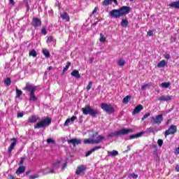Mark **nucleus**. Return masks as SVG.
<instances>
[{
	"label": "nucleus",
	"mask_w": 179,
	"mask_h": 179,
	"mask_svg": "<svg viewBox=\"0 0 179 179\" xmlns=\"http://www.w3.org/2000/svg\"><path fill=\"white\" fill-rule=\"evenodd\" d=\"M148 84H145L144 85H142L141 86V89L142 90H145V89H146V87H148Z\"/></svg>",
	"instance_id": "nucleus-51"
},
{
	"label": "nucleus",
	"mask_w": 179,
	"mask_h": 179,
	"mask_svg": "<svg viewBox=\"0 0 179 179\" xmlns=\"http://www.w3.org/2000/svg\"><path fill=\"white\" fill-rule=\"evenodd\" d=\"M170 124V120H168L167 122H166V125H169Z\"/></svg>",
	"instance_id": "nucleus-60"
},
{
	"label": "nucleus",
	"mask_w": 179,
	"mask_h": 179,
	"mask_svg": "<svg viewBox=\"0 0 179 179\" xmlns=\"http://www.w3.org/2000/svg\"><path fill=\"white\" fill-rule=\"evenodd\" d=\"M133 132L132 129L123 128L119 131L110 133L108 135V138H113L114 136H121L122 135H128V134Z\"/></svg>",
	"instance_id": "nucleus-4"
},
{
	"label": "nucleus",
	"mask_w": 179,
	"mask_h": 179,
	"mask_svg": "<svg viewBox=\"0 0 179 179\" xmlns=\"http://www.w3.org/2000/svg\"><path fill=\"white\" fill-rule=\"evenodd\" d=\"M11 5H15V0H9Z\"/></svg>",
	"instance_id": "nucleus-56"
},
{
	"label": "nucleus",
	"mask_w": 179,
	"mask_h": 179,
	"mask_svg": "<svg viewBox=\"0 0 179 179\" xmlns=\"http://www.w3.org/2000/svg\"><path fill=\"white\" fill-rule=\"evenodd\" d=\"M41 33H43L44 36H47V29H45V27L42 28Z\"/></svg>",
	"instance_id": "nucleus-41"
},
{
	"label": "nucleus",
	"mask_w": 179,
	"mask_h": 179,
	"mask_svg": "<svg viewBox=\"0 0 179 179\" xmlns=\"http://www.w3.org/2000/svg\"><path fill=\"white\" fill-rule=\"evenodd\" d=\"M30 172H31L30 171L25 172L26 176H29V174H30Z\"/></svg>",
	"instance_id": "nucleus-59"
},
{
	"label": "nucleus",
	"mask_w": 179,
	"mask_h": 179,
	"mask_svg": "<svg viewBox=\"0 0 179 179\" xmlns=\"http://www.w3.org/2000/svg\"><path fill=\"white\" fill-rule=\"evenodd\" d=\"M166 65H167L166 60H162L157 64V68H164Z\"/></svg>",
	"instance_id": "nucleus-24"
},
{
	"label": "nucleus",
	"mask_w": 179,
	"mask_h": 179,
	"mask_svg": "<svg viewBox=\"0 0 179 179\" xmlns=\"http://www.w3.org/2000/svg\"><path fill=\"white\" fill-rule=\"evenodd\" d=\"M68 166V164L66 162H65L62 166V171H64V170H65V169H66V166Z\"/></svg>",
	"instance_id": "nucleus-45"
},
{
	"label": "nucleus",
	"mask_w": 179,
	"mask_h": 179,
	"mask_svg": "<svg viewBox=\"0 0 179 179\" xmlns=\"http://www.w3.org/2000/svg\"><path fill=\"white\" fill-rule=\"evenodd\" d=\"M131 99H132V96L131 95H127L123 99L122 103H124V104H128V103L131 101Z\"/></svg>",
	"instance_id": "nucleus-25"
},
{
	"label": "nucleus",
	"mask_w": 179,
	"mask_h": 179,
	"mask_svg": "<svg viewBox=\"0 0 179 179\" xmlns=\"http://www.w3.org/2000/svg\"><path fill=\"white\" fill-rule=\"evenodd\" d=\"M22 90L24 92H28L29 93V101L36 102L38 100L37 96H36V91L37 90V87L33 85L30 83H27L25 85V87L22 88Z\"/></svg>",
	"instance_id": "nucleus-1"
},
{
	"label": "nucleus",
	"mask_w": 179,
	"mask_h": 179,
	"mask_svg": "<svg viewBox=\"0 0 179 179\" xmlns=\"http://www.w3.org/2000/svg\"><path fill=\"white\" fill-rule=\"evenodd\" d=\"M11 141H13V142L8 148V155L10 157L12 156V150L15 149V146H16V142H17V141L15 138H13Z\"/></svg>",
	"instance_id": "nucleus-10"
},
{
	"label": "nucleus",
	"mask_w": 179,
	"mask_h": 179,
	"mask_svg": "<svg viewBox=\"0 0 179 179\" xmlns=\"http://www.w3.org/2000/svg\"><path fill=\"white\" fill-rule=\"evenodd\" d=\"M38 178V175H34L29 177V179H36Z\"/></svg>",
	"instance_id": "nucleus-48"
},
{
	"label": "nucleus",
	"mask_w": 179,
	"mask_h": 179,
	"mask_svg": "<svg viewBox=\"0 0 179 179\" xmlns=\"http://www.w3.org/2000/svg\"><path fill=\"white\" fill-rule=\"evenodd\" d=\"M42 52L46 58H50V57H51V55L50 54V51H48V50L47 49H43Z\"/></svg>",
	"instance_id": "nucleus-26"
},
{
	"label": "nucleus",
	"mask_w": 179,
	"mask_h": 179,
	"mask_svg": "<svg viewBox=\"0 0 179 179\" xmlns=\"http://www.w3.org/2000/svg\"><path fill=\"white\" fill-rule=\"evenodd\" d=\"M32 26L34 27H40V26H41V20L37 17H34L32 19Z\"/></svg>",
	"instance_id": "nucleus-14"
},
{
	"label": "nucleus",
	"mask_w": 179,
	"mask_h": 179,
	"mask_svg": "<svg viewBox=\"0 0 179 179\" xmlns=\"http://www.w3.org/2000/svg\"><path fill=\"white\" fill-rule=\"evenodd\" d=\"M38 120H40L38 116L31 115L28 118V122L36 123L37 121H38Z\"/></svg>",
	"instance_id": "nucleus-19"
},
{
	"label": "nucleus",
	"mask_w": 179,
	"mask_h": 179,
	"mask_svg": "<svg viewBox=\"0 0 179 179\" xmlns=\"http://www.w3.org/2000/svg\"><path fill=\"white\" fill-rule=\"evenodd\" d=\"M70 65H71V62H68L66 63V65L65 66V67L64 68V69L62 71V73H65V72H66V71H68V69H69Z\"/></svg>",
	"instance_id": "nucleus-31"
},
{
	"label": "nucleus",
	"mask_w": 179,
	"mask_h": 179,
	"mask_svg": "<svg viewBox=\"0 0 179 179\" xmlns=\"http://www.w3.org/2000/svg\"><path fill=\"white\" fill-rule=\"evenodd\" d=\"M71 76L76 78V79H80V74L79 73V71L75 69L71 73Z\"/></svg>",
	"instance_id": "nucleus-21"
},
{
	"label": "nucleus",
	"mask_w": 179,
	"mask_h": 179,
	"mask_svg": "<svg viewBox=\"0 0 179 179\" xmlns=\"http://www.w3.org/2000/svg\"><path fill=\"white\" fill-rule=\"evenodd\" d=\"M114 2L115 5H118V1L117 0H104L102 2L103 6H108V5H111Z\"/></svg>",
	"instance_id": "nucleus-15"
},
{
	"label": "nucleus",
	"mask_w": 179,
	"mask_h": 179,
	"mask_svg": "<svg viewBox=\"0 0 179 179\" xmlns=\"http://www.w3.org/2000/svg\"><path fill=\"white\" fill-rule=\"evenodd\" d=\"M145 134V131H141L140 133H138L137 134H134L129 136V139H135V138H141Z\"/></svg>",
	"instance_id": "nucleus-22"
},
{
	"label": "nucleus",
	"mask_w": 179,
	"mask_h": 179,
	"mask_svg": "<svg viewBox=\"0 0 179 179\" xmlns=\"http://www.w3.org/2000/svg\"><path fill=\"white\" fill-rule=\"evenodd\" d=\"M81 141L77 138H71L67 141V143H69V145H73V147L78 145H80L81 143Z\"/></svg>",
	"instance_id": "nucleus-13"
},
{
	"label": "nucleus",
	"mask_w": 179,
	"mask_h": 179,
	"mask_svg": "<svg viewBox=\"0 0 179 179\" xmlns=\"http://www.w3.org/2000/svg\"><path fill=\"white\" fill-rule=\"evenodd\" d=\"M92 87H93V83L90 82L86 87L87 92H89Z\"/></svg>",
	"instance_id": "nucleus-37"
},
{
	"label": "nucleus",
	"mask_w": 179,
	"mask_h": 179,
	"mask_svg": "<svg viewBox=\"0 0 179 179\" xmlns=\"http://www.w3.org/2000/svg\"><path fill=\"white\" fill-rule=\"evenodd\" d=\"M131 177H132V178L136 179L138 178V175L135 174V173H131Z\"/></svg>",
	"instance_id": "nucleus-47"
},
{
	"label": "nucleus",
	"mask_w": 179,
	"mask_h": 179,
	"mask_svg": "<svg viewBox=\"0 0 179 179\" xmlns=\"http://www.w3.org/2000/svg\"><path fill=\"white\" fill-rule=\"evenodd\" d=\"M25 170H26V167L21 166L18 167L15 173L17 174H22V173H24Z\"/></svg>",
	"instance_id": "nucleus-23"
},
{
	"label": "nucleus",
	"mask_w": 179,
	"mask_h": 179,
	"mask_svg": "<svg viewBox=\"0 0 179 179\" xmlns=\"http://www.w3.org/2000/svg\"><path fill=\"white\" fill-rule=\"evenodd\" d=\"M131 150V148L129 146H127V150H126L127 152H129Z\"/></svg>",
	"instance_id": "nucleus-57"
},
{
	"label": "nucleus",
	"mask_w": 179,
	"mask_h": 179,
	"mask_svg": "<svg viewBox=\"0 0 179 179\" xmlns=\"http://www.w3.org/2000/svg\"><path fill=\"white\" fill-rule=\"evenodd\" d=\"M94 13H97V7H95L92 11V15H94Z\"/></svg>",
	"instance_id": "nucleus-52"
},
{
	"label": "nucleus",
	"mask_w": 179,
	"mask_h": 179,
	"mask_svg": "<svg viewBox=\"0 0 179 179\" xmlns=\"http://www.w3.org/2000/svg\"><path fill=\"white\" fill-rule=\"evenodd\" d=\"M86 170H87V167L84 165H79L78 166H77L76 174H77V176H79V174L83 173Z\"/></svg>",
	"instance_id": "nucleus-12"
},
{
	"label": "nucleus",
	"mask_w": 179,
	"mask_h": 179,
	"mask_svg": "<svg viewBox=\"0 0 179 179\" xmlns=\"http://www.w3.org/2000/svg\"><path fill=\"white\" fill-rule=\"evenodd\" d=\"M48 69H49V71L51 70V69H52V66H49V67H48Z\"/></svg>",
	"instance_id": "nucleus-61"
},
{
	"label": "nucleus",
	"mask_w": 179,
	"mask_h": 179,
	"mask_svg": "<svg viewBox=\"0 0 179 179\" xmlns=\"http://www.w3.org/2000/svg\"><path fill=\"white\" fill-rule=\"evenodd\" d=\"M57 164H61V161H57L53 164V166H55Z\"/></svg>",
	"instance_id": "nucleus-54"
},
{
	"label": "nucleus",
	"mask_w": 179,
	"mask_h": 179,
	"mask_svg": "<svg viewBox=\"0 0 179 179\" xmlns=\"http://www.w3.org/2000/svg\"><path fill=\"white\" fill-rule=\"evenodd\" d=\"M101 148V145L95 146L89 151H87L85 153V157H88V156H90L93 152H96V150H99Z\"/></svg>",
	"instance_id": "nucleus-16"
},
{
	"label": "nucleus",
	"mask_w": 179,
	"mask_h": 179,
	"mask_svg": "<svg viewBox=\"0 0 179 179\" xmlns=\"http://www.w3.org/2000/svg\"><path fill=\"white\" fill-rule=\"evenodd\" d=\"M24 160H26V159L24 157H21V159L19 162L20 166H22V164H23L24 163Z\"/></svg>",
	"instance_id": "nucleus-44"
},
{
	"label": "nucleus",
	"mask_w": 179,
	"mask_h": 179,
	"mask_svg": "<svg viewBox=\"0 0 179 179\" xmlns=\"http://www.w3.org/2000/svg\"><path fill=\"white\" fill-rule=\"evenodd\" d=\"M151 120H152V124H154V125H160V124H162V122H163V114H159L156 116H152L151 117Z\"/></svg>",
	"instance_id": "nucleus-7"
},
{
	"label": "nucleus",
	"mask_w": 179,
	"mask_h": 179,
	"mask_svg": "<svg viewBox=\"0 0 179 179\" xmlns=\"http://www.w3.org/2000/svg\"><path fill=\"white\" fill-rule=\"evenodd\" d=\"M119 11L120 12L121 16H127L128 13L131 12V7L123 6L121 8H119Z\"/></svg>",
	"instance_id": "nucleus-9"
},
{
	"label": "nucleus",
	"mask_w": 179,
	"mask_h": 179,
	"mask_svg": "<svg viewBox=\"0 0 179 179\" xmlns=\"http://www.w3.org/2000/svg\"><path fill=\"white\" fill-rule=\"evenodd\" d=\"M158 145L162 148L163 146V141L162 139H158L157 141Z\"/></svg>",
	"instance_id": "nucleus-43"
},
{
	"label": "nucleus",
	"mask_w": 179,
	"mask_h": 179,
	"mask_svg": "<svg viewBox=\"0 0 179 179\" xmlns=\"http://www.w3.org/2000/svg\"><path fill=\"white\" fill-rule=\"evenodd\" d=\"M47 143L50 145V143H52V145H55V141L52 138H48L46 141Z\"/></svg>",
	"instance_id": "nucleus-36"
},
{
	"label": "nucleus",
	"mask_w": 179,
	"mask_h": 179,
	"mask_svg": "<svg viewBox=\"0 0 179 179\" xmlns=\"http://www.w3.org/2000/svg\"><path fill=\"white\" fill-rule=\"evenodd\" d=\"M175 170H176V171H177V173H178V171H179V165H177L176 166Z\"/></svg>",
	"instance_id": "nucleus-55"
},
{
	"label": "nucleus",
	"mask_w": 179,
	"mask_h": 179,
	"mask_svg": "<svg viewBox=\"0 0 179 179\" xmlns=\"http://www.w3.org/2000/svg\"><path fill=\"white\" fill-rule=\"evenodd\" d=\"M69 122H71V119L70 118H69V119H67L66 121H65V122H64V127H68V125H69Z\"/></svg>",
	"instance_id": "nucleus-42"
},
{
	"label": "nucleus",
	"mask_w": 179,
	"mask_h": 179,
	"mask_svg": "<svg viewBox=\"0 0 179 179\" xmlns=\"http://www.w3.org/2000/svg\"><path fill=\"white\" fill-rule=\"evenodd\" d=\"M110 15L115 19H118L120 17H122L121 15V13L120 12V9L117 10H112L110 13Z\"/></svg>",
	"instance_id": "nucleus-11"
},
{
	"label": "nucleus",
	"mask_w": 179,
	"mask_h": 179,
	"mask_svg": "<svg viewBox=\"0 0 179 179\" xmlns=\"http://www.w3.org/2000/svg\"><path fill=\"white\" fill-rule=\"evenodd\" d=\"M52 119L50 117H46L37 122L36 125H34L35 129H40V128H45V127H49L51 124Z\"/></svg>",
	"instance_id": "nucleus-5"
},
{
	"label": "nucleus",
	"mask_w": 179,
	"mask_h": 179,
	"mask_svg": "<svg viewBox=\"0 0 179 179\" xmlns=\"http://www.w3.org/2000/svg\"><path fill=\"white\" fill-rule=\"evenodd\" d=\"M101 108H102L103 111H105V113H108V114H113L115 111L113 105L106 103H102L101 104Z\"/></svg>",
	"instance_id": "nucleus-6"
},
{
	"label": "nucleus",
	"mask_w": 179,
	"mask_h": 179,
	"mask_svg": "<svg viewBox=\"0 0 179 179\" xmlns=\"http://www.w3.org/2000/svg\"><path fill=\"white\" fill-rule=\"evenodd\" d=\"M92 138L93 139H85L84 140V143L86 145L87 143H89L90 145H99V143H101V141H103V139H105L106 137H104V136H99V133L95 132L92 134Z\"/></svg>",
	"instance_id": "nucleus-2"
},
{
	"label": "nucleus",
	"mask_w": 179,
	"mask_h": 179,
	"mask_svg": "<svg viewBox=\"0 0 179 179\" xmlns=\"http://www.w3.org/2000/svg\"><path fill=\"white\" fill-rule=\"evenodd\" d=\"M171 85V83H162L161 84V86L162 87H164V89H167V88L170 87Z\"/></svg>",
	"instance_id": "nucleus-33"
},
{
	"label": "nucleus",
	"mask_w": 179,
	"mask_h": 179,
	"mask_svg": "<svg viewBox=\"0 0 179 179\" xmlns=\"http://www.w3.org/2000/svg\"><path fill=\"white\" fill-rule=\"evenodd\" d=\"M76 120H78V117L76 116H72L70 119V121H71V122H73Z\"/></svg>",
	"instance_id": "nucleus-46"
},
{
	"label": "nucleus",
	"mask_w": 179,
	"mask_h": 179,
	"mask_svg": "<svg viewBox=\"0 0 179 179\" xmlns=\"http://www.w3.org/2000/svg\"><path fill=\"white\" fill-rule=\"evenodd\" d=\"M147 34H148V36H150V37H152V36H153V31H148L147 32Z\"/></svg>",
	"instance_id": "nucleus-49"
},
{
	"label": "nucleus",
	"mask_w": 179,
	"mask_h": 179,
	"mask_svg": "<svg viewBox=\"0 0 179 179\" xmlns=\"http://www.w3.org/2000/svg\"><path fill=\"white\" fill-rule=\"evenodd\" d=\"M29 57H37V52H36V50L33 49L31 51L29 52Z\"/></svg>",
	"instance_id": "nucleus-32"
},
{
	"label": "nucleus",
	"mask_w": 179,
	"mask_h": 179,
	"mask_svg": "<svg viewBox=\"0 0 179 179\" xmlns=\"http://www.w3.org/2000/svg\"><path fill=\"white\" fill-rule=\"evenodd\" d=\"M81 111L84 115H91L92 118H96L99 114V110L93 109V108L89 105L82 108Z\"/></svg>",
	"instance_id": "nucleus-3"
},
{
	"label": "nucleus",
	"mask_w": 179,
	"mask_h": 179,
	"mask_svg": "<svg viewBox=\"0 0 179 179\" xmlns=\"http://www.w3.org/2000/svg\"><path fill=\"white\" fill-rule=\"evenodd\" d=\"M173 99V96H164V95H162L161 96H159V98H157V100L159 101H169L170 100H172Z\"/></svg>",
	"instance_id": "nucleus-17"
},
{
	"label": "nucleus",
	"mask_w": 179,
	"mask_h": 179,
	"mask_svg": "<svg viewBox=\"0 0 179 179\" xmlns=\"http://www.w3.org/2000/svg\"><path fill=\"white\" fill-rule=\"evenodd\" d=\"M131 1H134V0H131Z\"/></svg>",
	"instance_id": "nucleus-64"
},
{
	"label": "nucleus",
	"mask_w": 179,
	"mask_h": 179,
	"mask_svg": "<svg viewBox=\"0 0 179 179\" xmlns=\"http://www.w3.org/2000/svg\"><path fill=\"white\" fill-rule=\"evenodd\" d=\"M148 132L149 134H153L154 135L155 134H156V131H155V129H153V127H149Z\"/></svg>",
	"instance_id": "nucleus-38"
},
{
	"label": "nucleus",
	"mask_w": 179,
	"mask_h": 179,
	"mask_svg": "<svg viewBox=\"0 0 179 179\" xmlns=\"http://www.w3.org/2000/svg\"><path fill=\"white\" fill-rule=\"evenodd\" d=\"M49 173H54V170H50V171H49Z\"/></svg>",
	"instance_id": "nucleus-62"
},
{
	"label": "nucleus",
	"mask_w": 179,
	"mask_h": 179,
	"mask_svg": "<svg viewBox=\"0 0 179 179\" xmlns=\"http://www.w3.org/2000/svg\"><path fill=\"white\" fill-rule=\"evenodd\" d=\"M15 90H16L15 97L17 99H20V96H22V94H23V92H22V90L17 89V87L15 88Z\"/></svg>",
	"instance_id": "nucleus-27"
},
{
	"label": "nucleus",
	"mask_w": 179,
	"mask_h": 179,
	"mask_svg": "<svg viewBox=\"0 0 179 179\" xmlns=\"http://www.w3.org/2000/svg\"><path fill=\"white\" fill-rule=\"evenodd\" d=\"M148 117H150V113H145L143 117L141 118L142 121H144V120H146V118H148Z\"/></svg>",
	"instance_id": "nucleus-39"
},
{
	"label": "nucleus",
	"mask_w": 179,
	"mask_h": 179,
	"mask_svg": "<svg viewBox=\"0 0 179 179\" xmlns=\"http://www.w3.org/2000/svg\"><path fill=\"white\" fill-rule=\"evenodd\" d=\"M4 83L6 86H10L12 83V80H10V78H7L4 80Z\"/></svg>",
	"instance_id": "nucleus-30"
},
{
	"label": "nucleus",
	"mask_w": 179,
	"mask_h": 179,
	"mask_svg": "<svg viewBox=\"0 0 179 179\" xmlns=\"http://www.w3.org/2000/svg\"><path fill=\"white\" fill-rule=\"evenodd\" d=\"M80 122H82V120H80Z\"/></svg>",
	"instance_id": "nucleus-63"
},
{
	"label": "nucleus",
	"mask_w": 179,
	"mask_h": 179,
	"mask_svg": "<svg viewBox=\"0 0 179 179\" xmlns=\"http://www.w3.org/2000/svg\"><path fill=\"white\" fill-rule=\"evenodd\" d=\"M177 132V126L176 125H171L169 128L165 131L164 132V136L165 138H167L169 135H174Z\"/></svg>",
	"instance_id": "nucleus-8"
},
{
	"label": "nucleus",
	"mask_w": 179,
	"mask_h": 179,
	"mask_svg": "<svg viewBox=\"0 0 179 179\" xmlns=\"http://www.w3.org/2000/svg\"><path fill=\"white\" fill-rule=\"evenodd\" d=\"M129 24V22H128V20L127 19L122 20L121 25L122 26V27H127Z\"/></svg>",
	"instance_id": "nucleus-28"
},
{
	"label": "nucleus",
	"mask_w": 179,
	"mask_h": 179,
	"mask_svg": "<svg viewBox=\"0 0 179 179\" xmlns=\"http://www.w3.org/2000/svg\"><path fill=\"white\" fill-rule=\"evenodd\" d=\"M54 41V38L52 36H48L47 39V43H52Z\"/></svg>",
	"instance_id": "nucleus-40"
},
{
	"label": "nucleus",
	"mask_w": 179,
	"mask_h": 179,
	"mask_svg": "<svg viewBox=\"0 0 179 179\" xmlns=\"http://www.w3.org/2000/svg\"><path fill=\"white\" fill-rule=\"evenodd\" d=\"M60 17H62L63 20H66V22H69V20H71V17H69V15H68L67 12H64L63 14H62L60 15Z\"/></svg>",
	"instance_id": "nucleus-20"
},
{
	"label": "nucleus",
	"mask_w": 179,
	"mask_h": 179,
	"mask_svg": "<svg viewBox=\"0 0 179 179\" xmlns=\"http://www.w3.org/2000/svg\"><path fill=\"white\" fill-rule=\"evenodd\" d=\"M10 179H15V176L13 175H9Z\"/></svg>",
	"instance_id": "nucleus-58"
},
{
	"label": "nucleus",
	"mask_w": 179,
	"mask_h": 179,
	"mask_svg": "<svg viewBox=\"0 0 179 179\" xmlns=\"http://www.w3.org/2000/svg\"><path fill=\"white\" fill-rule=\"evenodd\" d=\"M23 115H24V114H23V113H17V118H22V117H23Z\"/></svg>",
	"instance_id": "nucleus-50"
},
{
	"label": "nucleus",
	"mask_w": 179,
	"mask_h": 179,
	"mask_svg": "<svg viewBox=\"0 0 179 179\" xmlns=\"http://www.w3.org/2000/svg\"><path fill=\"white\" fill-rule=\"evenodd\" d=\"M164 58H166V59H170V55L169 54L164 55Z\"/></svg>",
	"instance_id": "nucleus-53"
},
{
	"label": "nucleus",
	"mask_w": 179,
	"mask_h": 179,
	"mask_svg": "<svg viewBox=\"0 0 179 179\" xmlns=\"http://www.w3.org/2000/svg\"><path fill=\"white\" fill-rule=\"evenodd\" d=\"M99 41L101 43H106V36L103 34H100Z\"/></svg>",
	"instance_id": "nucleus-34"
},
{
	"label": "nucleus",
	"mask_w": 179,
	"mask_h": 179,
	"mask_svg": "<svg viewBox=\"0 0 179 179\" xmlns=\"http://www.w3.org/2000/svg\"><path fill=\"white\" fill-rule=\"evenodd\" d=\"M117 64L120 66H124V65H125V60L122 59H119V61L117 62Z\"/></svg>",
	"instance_id": "nucleus-35"
},
{
	"label": "nucleus",
	"mask_w": 179,
	"mask_h": 179,
	"mask_svg": "<svg viewBox=\"0 0 179 179\" xmlns=\"http://www.w3.org/2000/svg\"><path fill=\"white\" fill-rule=\"evenodd\" d=\"M142 110H143V106L138 105L137 106H136V108L133 110V113H132L133 115H135V114H139V113H141Z\"/></svg>",
	"instance_id": "nucleus-18"
},
{
	"label": "nucleus",
	"mask_w": 179,
	"mask_h": 179,
	"mask_svg": "<svg viewBox=\"0 0 179 179\" xmlns=\"http://www.w3.org/2000/svg\"><path fill=\"white\" fill-rule=\"evenodd\" d=\"M108 156H118V151L113 150L112 152H108Z\"/></svg>",
	"instance_id": "nucleus-29"
}]
</instances>
